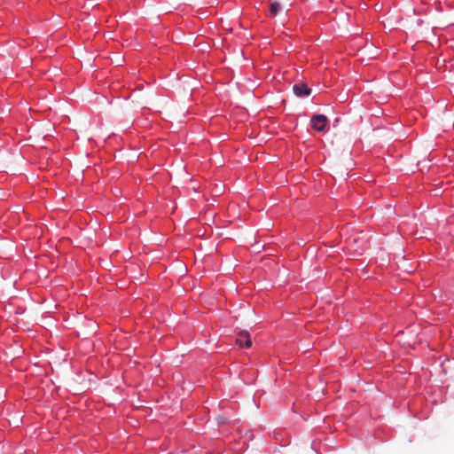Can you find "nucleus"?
Wrapping results in <instances>:
<instances>
[{"instance_id":"nucleus-4","label":"nucleus","mask_w":454,"mask_h":454,"mask_svg":"<svg viewBox=\"0 0 454 454\" xmlns=\"http://www.w3.org/2000/svg\"><path fill=\"white\" fill-rule=\"evenodd\" d=\"M236 341L239 347L250 348L252 346V341L247 332H241Z\"/></svg>"},{"instance_id":"nucleus-3","label":"nucleus","mask_w":454,"mask_h":454,"mask_svg":"<svg viewBox=\"0 0 454 454\" xmlns=\"http://www.w3.org/2000/svg\"><path fill=\"white\" fill-rule=\"evenodd\" d=\"M294 94L298 97L309 96L311 90L305 83H296L293 87Z\"/></svg>"},{"instance_id":"nucleus-2","label":"nucleus","mask_w":454,"mask_h":454,"mask_svg":"<svg viewBox=\"0 0 454 454\" xmlns=\"http://www.w3.org/2000/svg\"><path fill=\"white\" fill-rule=\"evenodd\" d=\"M311 127L317 131H325L327 123L329 122L327 117L324 114H316L311 120Z\"/></svg>"},{"instance_id":"nucleus-5","label":"nucleus","mask_w":454,"mask_h":454,"mask_svg":"<svg viewBox=\"0 0 454 454\" xmlns=\"http://www.w3.org/2000/svg\"><path fill=\"white\" fill-rule=\"evenodd\" d=\"M282 10L280 3L272 1L270 4L269 13L270 16H276Z\"/></svg>"},{"instance_id":"nucleus-1","label":"nucleus","mask_w":454,"mask_h":454,"mask_svg":"<svg viewBox=\"0 0 454 454\" xmlns=\"http://www.w3.org/2000/svg\"><path fill=\"white\" fill-rule=\"evenodd\" d=\"M366 235L363 231L356 232L346 239L348 253L354 256L361 255L365 250Z\"/></svg>"}]
</instances>
